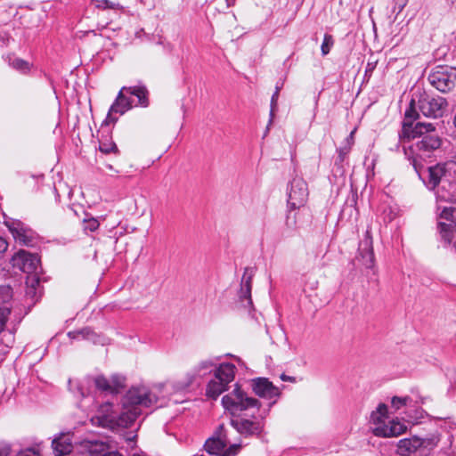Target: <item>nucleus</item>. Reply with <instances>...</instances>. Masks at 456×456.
<instances>
[{"mask_svg": "<svg viewBox=\"0 0 456 456\" xmlns=\"http://www.w3.org/2000/svg\"><path fill=\"white\" fill-rule=\"evenodd\" d=\"M253 271L246 268L241 279L240 289L239 291V299L242 305L250 311L253 308L251 298Z\"/></svg>", "mask_w": 456, "mask_h": 456, "instance_id": "16", "label": "nucleus"}, {"mask_svg": "<svg viewBox=\"0 0 456 456\" xmlns=\"http://www.w3.org/2000/svg\"><path fill=\"white\" fill-rule=\"evenodd\" d=\"M419 446V442L418 436L402 439L398 442V452L402 455H406L411 452H418Z\"/></svg>", "mask_w": 456, "mask_h": 456, "instance_id": "24", "label": "nucleus"}, {"mask_svg": "<svg viewBox=\"0 0 456 456\" xmlns=\"http://www.w3.org/2000/svg\"><path fill=\"white\" fill-rule=\"evenodd\" d=\"M68 336L72 340L82 341L88 340L95 342L98 338V335L94 332L90 328H85L79 330L69 331Z\"/></svg>", "mask_w": 456, "mask_h": 456, "instance_id": "25", "label": "nucleus"}, {"mask_svg": "<svg viewBox=\"0 0 456 456\" xmlns=\"http://www.w3.org/2000/svg\"><path fill=\"white\" fill-rule=\"evenodd\" d=\"M228 442L224 432V427L220 426L214 436L206 441L204 448L208 454L213 456H233L238 452L240 446L232 444L224 451Z\"/></svg>", "mask_w": 456, "mask_h": 456, "instance_id": "10", "label": "nucleus"}, {"mask_svg": "<svg viewBox=\"0 0 456 456\" xmlns=\"http://www.w3.org/2000/svg\"><path fill=\"white\" fill-rule=\"evenodd\" d=\"M222 404L232 414H236L254 407H256L257 410L259 409L258 400L248 396L238 385L235 386V388L230 394L222 398Z\"/></svg>", "mask_w": 456, "mask_h": 456, "instance_id": "7", "label": "nucleus"}, {"mask_svg": "<svg viewBox=\"0 0 456 456\" xmlns=\"http://www.w3.org/2000/svg\"><path fill=\"white\" fill-rule=\"evenodd\" d=\"M357 259L366 268H372L374 266L375 257L372 246V237L370 229H367L364 238L360 241L358 248Z\"/></svg>", "mask_w": 456, "mask_h": 456, "instance_id": "13", "label": "nucleus"}, {"mask_svg": "<svg viewBox=\"0 0 456 456\" xmlns=\"http://www.w3.org/2000/svg\"><path fill=\"white\" fill-rule=\"evenodd\" d=\"M26 296L33 301H37V299L41 297V292L37 289H27Z\"/></svg>", "mask_w": 456, "mask_h": 456, "instance_id": "40", "label": "nucleus"}, {"mask_svg": "<svg viewBox=\"0 0 456 456\" xmlns=\"http://www.w3.org/2000/svg\"><path fill=\"white\" fill-rule=\"evenodd\" d=\"M448 102L441 96H432L424 90L418 89L412 95L404 113V119L415 121L419 118V113L427 118H437L443 117Z\"/></svg>", "mask_w": 456, "mask_h": 456, "instance_id": "4", "label": "nucleus"}, {"mask_svg": "<svg viewBox=\"0 0 456 456\" xmlns=\"http://www.w3.org/2000/svg\"><path fill=\"white\" fill-rule=\"evenodd\" d=\"M195 381L194 374L188 371L184 376L175 380L167 382L164 385L161 384L159 387V389L163 387H167L172 389L175 393H182L187 391Z\"/></svg>", "mask_w": 456, "mask_h": 456, "instance_id": "20", "label": "nucleus"}, {"mask_svg": "<svg viewBox=\"0 0 456 456\" xmlns=\"http://www.w3.org/2000/svg\"><path fill=\"white\" fill-rule=\"evenodd\" d=\"M128 94L137 98L136 106L146 108L149 106V91L144 85L127 86Z\"/></svg>", "mask_w": 456, "mask_h": 456, "instance_id": "23", "label": "nucleus"}, {"mask_svg": "<svg viewBox=\"0 0 456 456\" xmlns=\"http://www.w3.org/2000/svg\"><path fill=\"white\" fill-rule=\"evenodd\" d=\"M439 441L440 436L437 434H430L424 438L419 437L418 452L419 455H428L437 446Z\"/></svg>", "mask_w": 456, "mask_h": 456, "instance_id": "22", "label": "nucleus"}, {"mask_svg": "<svg viewBox=\"0 0 456 456\" xmlns=\"http://www.w3.org/2000/svg\"><path fill=\"white\" fill-rule=\"evenodd\" d=\"M438 233L444 246L445 248L451 246L452 250L456 253V225L440 221L438 223Z\"/></svg>", "mask_w": 456, "mask_h": 456, "instance_id": "17", "label": "nucleus"}, {"mask_svg": "<svg viewBox=\"0 0 456 456\" xmlns=\"http://www.w3.org/2000/svg\"><path fill=\"white\" fill-rule=\"evenodd\" d=\"M99 150L101 152L104 154H109L111 152H118V147L116 143L109 139H101L99 140Z\"/></svg>", "mask_w": 456, "mask_h": 456, "instance_id": "28", "label": "nucleus"}, {"mask_svg": "<svg viewBox=\"0 0 456 456\" xmlns=\"http://www.w3.org/2000/svg\"><path fill=\"white\" fill-rule=\"evenodd\" d=\"M40 278L39 272L28 275L26 280L27 289H37L39 288Z\"/></svg>", "mask_w": 456, "mask_h": 456, "instance_id": "35", "label": "nucleus"}, {"mask_svg": "<svg viewBox=\"0 0 456 456\" xmlns=\"http://www.w3.org/2000/svg\"><path fill=\"white\" fill-rule=\"evenodd\" d=\"M370 422L374 425L372 432L377 436H398L407 428L404 423L397 419H388L387 406L384 403H380L377 410L372 411Z\"/></svg>", "mask_w": 456, "mask_h": 456, "instance_id": "5", "label": "nucleus"}, {"mask_svg": "<svg viewBox=\"0 0 456 456\" xmlns=\"http://www.w3.org/2000/svg\"><path fill=\"white\" fill-rule=\"evenodd\" d=\"M94 384L99 390L112 393L110 380L103 376H98L94 379Z\"/></svg>", "mask_w": 456, "mask_h": 456, "instance_id": "30", "label": "nucleus"}, {"mask_svg": "<svg viewBox=\"0 0 456 456\" xmlns=\"http://www.w3.org/2000/svg\"><path fill=\"white\" fill-rule=\"evenodd\" d=\"M7 241L4 238L0 237V253L4 252L7 249Z\"/></svg>", "mask_w": 456, "mask_h": 456, "instance_id": "43", "label": "nucleus"}, {"mask_svg": "<svg viewBox=\"0 0 456 456\" xmlns=\"http://www.w3.org/2000/svg\"><path fill=\"white\" fill-rule=\"evenodd\" d=\"M235 371L236 367L232 363H221L216 367L210 360L201 361L193 370H190L194 374L195 380L214 372V379L208 382L206 389L207 396L214 400L227 389L229 383L233 381Z\"/></svg>", "mask_w": 456, "mask_h": 456, "instance_id": "3", "label": "nucleus"}, {"mask_svg": "<svg viewBox=\"0 0 456 456\" xmlns=\"http://www.w3.org/2000/svg\"><path fill=\"white\" fill-rule=\"evenodd\" d=\"M428 176L423 181L429 190H435L441 182L443 176L445 175L446 168L444 164H436L435 166L428 167Z\"/></svg>", "mask_w": 456, "mask_h": 456, "instance_id": "19", "label": "nucleus"}, {"mask_svg": "<svg viewBox=\"0 0 456 456\" xmlns=\"http://www.w3.org/2000/svg\"><path fill=\"white\" fill-rule=\"evenodd\" d=\"M92 3L98 9H112V10H121L123 6L118 3L110 2V0H92Z\"/></svg>", "mask_w": 456, "mask_h": 456, "instance_id": "29", "label": "nucleus"}, {"mask_svg": "<svg viewBox=\"0 0 456 456\" xmlns=\"http://www.w3.org/2000/svg\"><path fill=\"white\" fill-rule=\"evenodd\" d=\"M349 151H350V148L348 147H344V148H340L338 150V159L336 160V165H338V164H342L345 159H346V157L347 156V154L349 153Z\"/></svg>", "mask_w": 456, "mask_h": 456, "instance_id": "39", "label": "nucleus"}, {"mask_svg": "<svg viewBox=\"0 0 456 456\" xmlns=\"http://www.w3.org/2000/svg\"><path fill=\"white\" fill-rule=\"evenodd\" d=\"M83 453L89 456H105L109 453V446L106 443L98 440L84 441L81 444Z\"/></svg>", "mask_w": 456, "mask_h": 456, "instance_id": "21", "label": "nucleus"}, {"mask_svg": "<svg viewBox=\"0 0 456 456\" xmlns=\"http://www.w3.org/2000/svg\"><path fill=\"white\" fill-rule=\"evenodd\" d=\"M435 132L436 126L432 123L417 122L414 124L408 120L403 121L399 138L401 140L419 139L408 148L403 147V152L419 177H421L423 168L421 160L430 158L431 154L442 144V139Z\"/></svg>", "mask_w": 456, "mask_h": 456, "instance_id": "2", "label": "nucleus"}, {"mask_svg": "<svg viewBox=\"0 0 456 456\" xmlns=\"http://www.w3.org/2000/svg\"><path fill=\"white\" fill-rule=\"evenodd\" d=\"M9 65L15 70L20 72L23 75H27L30 72L32 65L20 58L10 59Z\"/></svg>", "mask_w": 456, "mask_h": 456, "instance_id": "26", "label": "nucleus"}, {"mask_svg": "<svg viewBox=\"0 0 456 456\" xmlns=\"http://www.w3.org/2000/svg\"><path fill=\"white\" fill-rule=\"evenodd\" d=\"M409 0H394L392 12L395 13L394 20L397 19V16L403 12L404 7L407 5Z\"/></svg>", "mask_w": 456, "mask_h": 456, "instance_id": "36", "label": "nucleus"}, {"mask_svg": "<svg viewBox=\"0 0 456 456\" xmlns=\"http://www.w3.org/2000/svg\"><path fill=\"white\" fill-rule=\"evenodd\" d=\"M11 314V309L7 306L0 307V332L4 330L5 323Z\"/></svg>", "mask_w": 456, "mask_h": 456, "instance_id": "37", "label": "nucleus"}, {"mask_svg": "<svg viewBox=\"0 0 456 456\" xmlns=\"http://www.w3.org/2000/svg\"><path fill=\"white\" fill-rule=\"evenodd\" d=\"M252 389L256 395L265 399L280 396V390L266 378H256L252 380Z\"/></svg>", "mask_w": 456, "mask_h": 456, "instance_id": "15", "label": "nucleus"}, {"mask_svg": "<svg viewBox=\"0 0 456 456\" xmlns=\"http://www.w3.org/2000/svg\"><path fill=\"white\" fill-rule=\"evenodd\" d=\"M99 222L95 218H91L84 221V230L89 232H94L99 228Z\"/></svg>", "mask_w": 456, "mask_h": 456, "instance_id": "38", "label": "nucleus"}, {"mask_svg": "<svg viewBox=\"0 0 456 456\" xmlns=\"http://www.w3.org/2000/svg\"><path fill=\"white\" fill-rule=\"evenodd\" d=\"M125 378L119 375H113L110 379L112 393H118L119 389L125 387Z\"/></svg>", "mask_w": 456, "mask_h": 456, "instance_id": "34", "label": "nucleus"}, {"mask_svg": "<svg viewBox=\"0 0 456 456\" xmlns=\"http://www.w3.org/2000/svg\"><path fill=\"white\" fill-rule=\"evenodd\" d=\"M281 379L283 380V381H295V378H292V377H289V376H286L285 374H281Z\"/></svg>", "mask_w": 456, "mask_h": 456, "instance_id": "45", "label": "nucleus"}, {"mask_svg": "<svg viewBox=\"0 0 456 456\" xmlns=\"http://www.w3.org/2000/svg\"><path fill=\"white\" fill-rule=\"evenodd\" d=\"M16 456H40L39 452L35 449H27L20 452Z\"/></svg>", "mask_w": 456, "mask_h": 456, "instance_id": "42", "label": "nucleus"}, {"mask_svg": "<svg viewBox=\"0 0 456 456\" xmlns=\"http://www.w3.org/2000/svg\"><path fill=\"white\" fill-rule=\"evenodd\" d=\"M11 265L13 268L19 269L28 275L41 270L40 259L37 255L22 249L12 256Z\"/></svg>", "mask_w": 456, "mask_h": 456, "instance_id": "11", "label": "nucleus"}, {"mask_svg": "<svg viewBox=\"0 0 456 456\" xmlns=\"http://www.w3.org/2000/svg\"><path fill=\"white\" fill-rule=\"evenodd\" d=\"M281 87H282V83L281 85H279L277 83V85L275 86V91L272 95L271 110H270V117H271L270 122H272L273 117L274 115V111L277 110V102H278V98H279V94H280V91H281Z\"/></svg>", "mask_w": 456, "mask_h": 456, "instance_id": "32", "label": "nucleus"}, {"mask_svg": "<svg viewBox=\"0 0 456 456\" xmlns=\"http://www.w3.org/2000/svg\"><path fill=\"white\" fill-rule=\"evenodd\" d=\"M412 402H413L412 399L409 396H404V397L394 396L392 398L391 403H392V406L395 410H399L403 406L411 405Z\"/></svg>", "mask_w": 456, "mask_h": 456, "instance_id": "31", "label": "nucleus"}, {"mask_svg": "<svg viewBox=\"0 0 456 456\" xmlns=\"http://www.w3.org/2000/svg\"><path fill=\"white\" fill-rule=\"evenodd\" d=\"M273 330H274L276 333H278L279 335H281V337H277V338H273V337H271V338H272V339H274V338H276V339H281V338H282V337H284V332H283L282 329H281L280 326H278V327H274V328H273Z\"/></svg>", "mask_w": 456, "mask_h": 456, "instance_id": "44", "label": "nucleus"}, {"mask_svg": "<svg viewBox=\"0 0 456 456\" xmlns=\"http://www.w3.org/2000/svg\"><path fill=\"white\" fill-rule=\"evenodd\" d=\"M428 79L438 91L448 93L455 86L456 69L450 66H436L429 73Z\"/></svg>", "mask_w": 456, "mask_h": 456, "instance_id": "9", "label": "nucleus"}, {"mask_svg": "<svg viewBox=\"0 0 456 456\" xmlns=\"http://www.w3.org/2000/svg\"><path fill=\"white\" fill-rule=\"evenodd\" d=\"M308 187L306 182L301 177H295L290 182L288 192L289 212L286 217V224L292 228L296 224V214L292 211L304 207L308 199Z\"/></svg>", "mask_w": 456, "mask_h": 456, "instance_id": "6", "label": "nucleus"}, {"mask_svg": "<svg viewBox=\"0 0 456 456\" xmlns=\"http://www.w3.org/2000/svg\"><path fill=\"white\" fill-rule=\"evenodd\" d=\"M455 212L456 208L454 207L444 208L442 211L438 214L437 224L441 221L446 224H452V225H456V222L454 219Z\"/></svg>", "mask_w": 456, "mask_h": 456, "instance_id": "27", "label": "nucleus"}, {"mask_svg": "<svg viewBox=\"0 0 456 456\" xmlns=\"http://www.w3.org/2000/svg\"><path fill=\"white\" fill-rule=\"evenodd\" d=\"M2 217L4 224L17 242L27 247L35 246L37 241V235L27 224L20 220L9 217L4 213H3Z\"/></svg>", "mask_w": 456, "mask_h": 456, "instance_id": "8", "label": "nucleus"}, {"mask_svg": "<svg viewBox=\"0 0 456 456\" xmlns=\"http://www.w3.org/2000/svg\"><path fill=\"white\" fill-rule=\"evenodd\" d=\"M158 403V396L146 387L130 388L122 399V410L118 412L112 403L102 404L91 418L93 425L109 429L127 428L142 414V407Z\"/></svg>", "mask_w": 456, "mask_h": 456, "instance_id": "1", "label": "nucleus"}, {"mask_svg": "<svg viewBox=\"0 0 456 456\" xmlns=\"http://www.w3.org/2000/svg\"><path fill=\"white\" fill-rule=\"evenodd\" d=\"M52 447L55 456L69 454L73 450L72 436L70 433L60 434L53 440Z\"/></svg>", "mask_w": 456, "mask_h": 456, "instance_id": "18", "label": "nucleus"}, {"mask_svg": "<svg viewBox=\"0 0 456 456\" xmlns=\"http://www.w3.org/2000/svg\"><path fill=\"white\" fill-rule=\"evenodd\" d=\"M231 424L240 434L244 436H258L264 428L263 421L256 418L254 419H235L231 420Z\"/></svg>", "mask_w": 456, "mask_h": 456, "instance_id": "14", "label": "nucleus"}, {"mask_svg": "<svg viewBox=\"0 0 456 456\" xmlns=\"http://www.w3.org/2000/svg\"><path fill=\"white\" fill-rule=\"evenodd\" d=\"M333 45H334L333 37L330 34H325L324 37H323V42L321 46L322 54L323 56L327 55L330 53Z\"/></svg>", "mask_w": 456, "mask_h": 456, "instance_id": "33", "label": "nucleus"}, {"mask_svg": "<svg viewBox=\"0 0 456 456\" xmlns=\"http://www.w3.org/2000/svg\"><path fill=\"white\" fill-rule=\"evenodd\" d=\"M129 95L127 86L121 87L109 110L104 123L109 124L117 122L118 118L114 116L115 114L124 115L126 111L132 109L133 100Z\"/></svg>", "mask_w": 456, "mask_h": 456, "instance_id": "12", "label": "nucleus"}, {"mask_svg": "<svg viewBox=\"0 0 456 456\" xmlns=\"http://www.w3.org/2000/svg\"><path fill=\"white\" fill-rule=\"evenodd\" d=\"M376 66H377V61H368L367 65H366V69H365V75L364 77L370 78V77L371 76L372 72L374 71V69H376Z\"/></svg>", "mask_w": 456, "mask_h": 456, "instance_id": "41", "label": "nucleus"}, {"mask_svg": "<svg viewBox=\"0 0 456 456\" xmlns=\"http://www.w3.org/2000/svg\"><path fill=\"white\" fill-rule=\"evenodd\" d=\"M8 452L4 450H0V456H7Z\"/></svg>", "mask_w": 456, "mask_h": 456, "instance_id": "46", "label": "nucleus"}]
</instances>
